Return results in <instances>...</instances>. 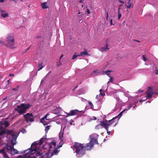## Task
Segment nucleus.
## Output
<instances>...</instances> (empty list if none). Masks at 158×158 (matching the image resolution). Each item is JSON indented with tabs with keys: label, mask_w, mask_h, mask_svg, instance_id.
<instances>
[{
	"label": "nucleus",
	"mask_w": 158,
	"mask_h": 158,
	"mask_svg": "<svg viewBox=\"0 0 158 158\" xmlns=\"http://www.w3.org/2000/svg\"><path fill=\"white\" fill-rule=\"evenodd\" d=\"M6 41L7 43L6 46L10 48H13L14 44V40L12 35H9L6 39Z\"/></svg>",
	"instance_id": "39448f33"
},
{
	"label": "nucleus",
	"mask_w": 158,
	"mask_h": 158,
	"mask_svg": "<svg viewBox=\"0 0 158 158\" xmlns=\"http://www.w3.org/2000/svg\"><path fill=\"white\" fill-rule=\"evenodd\" d=\"M145 99H142L139 101L140 102H144L145 101Z\"/></svg>",
	"instance_id": "a18cd8bd"
},
{
	"label": "nucleus",
	"mask_w": 158,
	"mask_h": 158,
	"mask_svg": "<svg viewBox=\"0 0 158 158\" xmlns=\"http://www.w3.org/2000/svg\"><path fill=\"white\" fill-rule=\"evenodd\" d=\"M31 106V105L29 103H22L20 105L18 106L17 108L15 109V110L17 111L19 114H22L25 113L27 110Z\"/></svg>",
	"instance_id": "7ed1b4c3"
},
{
	"label": "nucleus",
	"mask_w": 158,
	"mask_h": 158,
	"mask_svg": "<svg viewBox=\"0 0 158 158\" xmlns=\"http://www.w3.org/2000/svg\"><path fill=\"white\" fill-rule=\"evenodd\" d=\"M108 12H107V13L106 15V19L107 20H108Z\"/></svg>",
	"instance_id": "c03bdc74"
},
{
	"label": "nucleus",
	"mask_w": 158,
	"mask_h": 158,
	"mask_svg": "<svg viewBox=\"0 0 158 158\" xmlns=\"http://www.w3.org/2000/svg\"><path fill=\"white\" fill-rule=\"evenodd\" d=\"M155 94V92H153L152 91V89L151 87H148V90L147 91V96H146V98H151L152 95Z\"/></svg>",
	"instance_id": "1a4fd4ad"
},
{
	"label": "nucleus",
	"mask_w": 158,
	"mask_h": 158,
	"mask_svg": "<svg viewBox=\"0 0 158 158\" xmlns=\"http://www.w3.org/2000/svg\"><path fill=\"white\" fill-rule=\"evenodd\" d=\"M51 73V71H50L47 74V75H46V76L44 77V80H42L41 81V82H43L45 79H46V78H47V77L49 75L50 73Z\"/></svg>",
	"instance_id": "7c9ffc66"
},
{
	"label": "nucleus",
	"mask_w": 158,
	"mask_h": 158,
	"mask_svg": "<svg viewBox=\"0 0 158 158\" xmlns=\"http://www.w3.org/2000/svg\"><path fill=\"white\" fill-rule=\"evenodd\" d=\"M8 134H10L12 136V137L16 135L15 132L13 130H9L7 131Z\"/></svg>",
	"instance_id": "6ab92c4d"
},
{
	"label": "nucleus",
	"mask_w": 158,
	"mask_h": 158,
	"mask_svg": "<svg viewBox=\"0 0 158 158\" xmlns=\"http://www.w3.org/2000/svg\"><path fill=\"white\" fill-rule=\"evenodd\" d=\"M100 73V72L98 70H96L93 71V73H92V75L93 76H95L98 75V74Z\"/></svg>",
	"instance_id": "dca6fc26"
},
{
	"label": "nucleus",
	"mask_w": 158,
	"mask_h": 158,
	"mask_svg": "<svg viewBox=\"0 0 158 158\" xmlns=\"http://www.w3.org/2000/svg\"><path fill=\"white\" fill-rule=\"evenodd\" d=\"M62 110L61 108L60 107H56V109L52 110L53 113L57 114H59Z\"/></svg>",
	"instance_id": "f8f14e48"
},
{
	"label": "nucleus",
	"mask_w": 158,
	"mask_h": 158,
	"mask_svg": "<svg viewBox=\"0 0 158 158\" xmlns=\"http://www.w3.org/2000/svg\"><path fill=\"white\" fill-rule=\"evenodd\" d=\"M142 57H143V60L144 61H145L147 60V59L145 57V56L144 55H143Z\"/></svg>",
	"instance_id": "c9c22d12"
},
{
	"label": "nucleus",
	"mask_w": 158,
	"mask_h": 158,
	"mask_svg": "<svg viewBox=\"0 0 158 158\" xmlns=\"http://www.w3.org/2000/svg\"><path fill=\"white\" fill-rule=\"evenodd\" d=\"M90 106H91V109L93 108L94 106H93V104H92Z\"/></svg>",
	"instance_id": "8fccbe9b"
},
{
	"label": "nucleus",
	"mask_w": 158,
	"mask_h": 158,
	"mask_svg": "<svg viewBox=\"0 0 158 158\" xmlns=\"http://www.w3.org/2000/svg\"><path fill=\"white\" fill-rule=\"evenodd\" d=\"M102 89H106V90L107 89V88H106V87L105 88H105H104V87L103 86V87H102Z\"/></svg>",
	"instance_id": "5fc2aeb1"
},
{
	"label": "nucleus",
	"mask_w": 158,
	"mask_h": 158,
	"mask_svg": "<svg viewBox=\"0 0 158 158\" xmlns=\"http://www.w3.org/2000/svg\"><path fill=\"white\" fill-rule=\"evenodd\" d=\"M109 49V48L108 47V45L106 44V46L101 47L100 50L102 52L106 51Z\"/></svg>",
	"instance_id": "a211bd4d"
},
{
	"label": "nucleus",
	"mask_w": 158,
	"mask_h": 158,
	"mask_svg": "<svg viewBox=\"0 0 158 158\" xmlns=\"http://www.w3.org/2000/svg\"><path fill=\"white\" fill-rule=\"evenodd\" d=\"M122 6V4H121V5H119V6Z\"/></svg>",
	"instance_id": "e2e57ef3"
},
{
	"label": "nucleus",
	"mask_w": 158,
	"mask_h": 158,
	"mask_svg": "<svg viewBox=\"0 0 158 158\" xmlns=\"http://www.w3.org/2000/svg\"><path fill=\"white\" fill-rule=\"evenodd\" d=\"M83 6H84L83 5H82V6H81L82 7H83Z\"/></svg>",
	"instance_id": "338daca9"
},
{
	"label": "nucleus",
	"mask_w": 158,
	"mask_h": 158,
	"mask_svg": "<svg viewBox=\"0 0 158 158\" xmlns=\"http://www.w3.org/2000/svg\"><path fill=\"white\" fill-rule=\"evenodd\" d=\"M98 95H97L96 96V98H98Z\"/></svg>",
	"instance_id": "bf43d9fd"
},
{
	"label": "nucleus",
	"mask_w": 158,
	"mask_h": 158,
	"mask_svg": "<svg viewBox=\"0 0 158 158\" xmlns=\"http://www.w3.org/2000/svg\"><path fill=\"white\" fill-rule=\"evenodd\" d=\"M110 24L111 25H114V24H113L112 23V20L111 19L110 20Z\"/></svg>",
	"instance_id": "4c0bfd02"
},
{
	"label": "nucleus",
	"mask_w": 158,
	"mask_h": 158,
	"mask_svg": "<svg viewBox=\"0 0 158 158\" xmlns=\"http://www.w3.org/2000/svg\"><path fill=\"white\" fill-rule=\"evenodd\" d=\"M96 117H95L94 118V120H96Z\"/></svg>",
	"instance_id": "69168bd1"
},
{
	"label": "nucleus",
	"mask_w": 158,
	"mask_h": 158,
	"mask_svg": "<svg viewBox=\"0 0 158 158\" xmlns=\"http://www.w3.org/2000/svg\"><path fill=\"white\" fill-rule=\"evenodd\" d=\"M12 89L14 91H17L18 90V87L17 86L16 88H14Z\"/></svg>",
	"instance_id": "f704fd0d"
},
{
	"label": "nucleus",
	"mask_w": 158,
	"mask_h": 158,
	"mask_svg": "<svg viewBox=\"0 0 158 158\" xmlns=\"http://www.w3.org/2000/svg\"><path fill=\"white\" fill-rule=\"evenodd\" d=\"M133 104H130L129 105L127 108H126L125 109H124V110H125V111H127L130 109V108L132 107V106H133Z\"/></svg>",
	"instance_id": "bb28decb"
},
{
	"label": "nucleus",
	"mask_w": 158,
	"mask_h": 158,
	"mask_svg": "<svg viewBox=\"0 0 158 158\" xmlns=\"http://www.w3.org/2000/svg\"><path fill=\"white\" fill-rule=\"evenodd\" d=\"M49 139H48L47 138L44 137H43L39 141H36L33 142L31 144L30 148L28 149L29 150L28 152L27 153H29L33 150H35V152H34L33 155L35 158V153H38V152L37 151V148L39 146L41 145L44 142L46 143L45 145H44L43 146L44 148H47L45 147L46 145H48V151L49 152L50 151L52 150L51 149L52 148H55L56 145V143L55 142L52 141L50 142V143H47V141H48ZM40 156V157L39 158H45V157L44 156L42 155H40V154L39 155Z\"/></svg>",
	"instance_id": "f03ea898"
},
{
	"label": "nucleus",
	"mask_w": 158,
	"mask_h": 158,
	"mask_svg": "<svg viewBox=\"0 0 158 158\" xmlns=\"http://www.w3.org/2000/svg\"><path fill=\"white\" fill-rule=\"evenodd\" d=\"M119 1L120 3H124V2L122 1L121 0H119Z\"/></svg>",
	"instance_id": "09e8293b"
},
{
	"label": "nucleus",
	"mask_w": 158,
	"mask_h": 158,
	"mask_svg": "<svg viewBox=\"0 0 158 158\" xmlns=\"http://www.w3.org/2000/svg\"><path fill=\"white\" fill-rule=\"evenodd\" d=\"M4 0H0V2H3Z\"/></svg>",
	"instance_id": "13d9d810"
},
{
	"label": "nucleus",
	"mask_w": 158,
	"mask_h": 158,
	"mask_svg": "<svg viewBox=\"0 0 158 158\" xmlns=\"http://www.w3.org/2000/svg\"><path fill=\"white\" fill-rule=\"evenodd\" d=\"M134 40L135 41H137V42H139V41L137 40Z\"/></svg>",
	"instance_id": "052dcab7"
},
{
	"label": "nucleus",
	"mask_w": 158,
	"mask_h": 158,
	"mask_svg": "<svg viewBox=\"0 0 158 158\" xmlns=\"http://www.w3.org/2000/svg\"><path fill=\"white\" fill-rule=\"evenodd\" d=\"M84 0H80L79 1L80 3H82Z\"/></svg>",
	"instance_id": "864d4df0"
},
{
	"label": "nucleus",
	"mask_w": 158,
	"mask_h": 158,
	"mask_svg": "<svg viewBox=\"0 0 158 158\" xmlns=\"http://www.w3.org/2000/svg\"><path fill=\"white\" fill-rule=\"evenodd\" d=\"M9 84L8 85H6V86H5L3 88L4 89H6L9 87Z\"/></svg>",
	"instance_id": "e433bc0d"
},
{
	"label": "nucleus",
	"mask_w": 158,
	"mask_h": 158,
	"mask_svg": "<svg viewBox=\"0 0 158 158\" xmlns=\"http://www.w3.org/2000/svg\"><path fill=\"white\" fill-rule=\"evenodd\" d=\"M13 148L14 147L13 146L8 145L7 146V149L8 151H10L11 152Z\"/></svg>",
	"instance_id": "393cba45"
},
{
	"label": "nucleus",
	"mask_w": 158,
	"mask_h": 158,
	"mask_svg": "<svg viewBox=\"0 0 158 158\" xmlns=\"http://www.w3.org/2000/svg\"><path fill=\"white\" fill-rule=\"evenodd\" d=\"M35 150H33L29 153H27L22 156V158H34L35 156L33 154L35 152Z\"/></svg>",
	"instance_id": "6e6552de"
},
{
	"label": "nucleus",
	"mask_w": 158,
	"mask_h": 158,
	"mask_svg": "<svg viewBox=\"0 0 158 158\" xmlns=\"http://www.w3.org/2000/svg\"><path fill=\"white\" fill-rule=\"evenodd\" d=\"M63 55H61V57H60V58H61L63 57Z\"/></svg>",
	"instance_id": "680f3d73"
},
{
	"label": "nucleus",
	"mask_w": 158,
	"mask_h": 158,
	"mask_svg": "<svg viewBox=\"0 0 158 158\" xmlns=\"http://www.w3.org/2000/svg\"><path fill=\"white\" fill-rule=\"evenodd\" d=\"M57 150L56 149H55L53 151L51 152V155L52 156L54 155H56L57 154Z\"/></svg>",
	"instance_id": "b1692460"
},
{
	"label": "nucleus",
	"mask_w": 158,
	"mask_h": 158,
	"mask_svg": "<svg viewBox=\"0 0 158 158\" xmlns=\"http://www.w3.org/2000/svg\"><path fill=\"white\" fill-rule=\"evenodd\" d=\"M3 43V42H2V41H0V43Z\"/></svg>",
	"instance_id": "0e129e2a"
},
{
	"label": "nucleus",
	"mask_w": 158,
	"mask_h": 158,
	"mask_svg": "<svg viewBox=\"0 0 158 158\" xmlns=\"http://www.w3.org/2000/svg\"><path fill=\"white\" fill-rule=\"evenodd\" d=\"M111 72V71L110 70H108L104 71L103 72V73H105L106 75H107L108 76L110 77V73Z\"/></svg>",
	"instance_id": "a878e982"
},
{
	"label": "nucleus",
	"mask_w": 158,
	"mask_h": 158,
	"mask_svg": "<svg viewBox=\"0 0 158 158\" xmlns=\"http://www.w3.org/2000/svg\"><path fill=\"white\" fill-rule=\"evenodd\" d=\"M112 81V78L111 77H110V81L108 82L107 84H108L109 82H111Z\"/></svg>",
	"instance_id": "37998d69"
},
{
	"label": "nucleus",
	"mask_w": 158,
	"mask_h": 158,
	"mask_svg": "<svg viewBox=\"0 0 158 158\" xmlns=\"http://www.w3.org/2000/svg\"><path fill=\"white\" fill-rule=\"evenodd\" d=\"M122 16V15L121 13H119V14H118V18L119 20Z\"/></svg>",
	"instance_id": "72a5a7b5"
},
{
	"label": "nucleus",
	"mask_w": 158,
	"mask_h": 158,
	"mask_svg": "<svg viewBox=\"0 0 158 158\" xmlns=\"http://www.w3.org/2000/svg\"><path fill=\"white\" fill-rule=\"evenodd\" d=\"M50 127L49 126H47L45 128V131L46 132L47 131L50 129Z\"/></svg>",
	"instance_id": "2f4dec72"
},
{
	"label": "nucleus",
	"mask_w": 158,
	"mask_h": 158,
	"mask_svg": "<svg viewBox=\"0 0 158 158\" xmlns=\"http://www.w3.org/2000/svg\"><path fill=\"white\" fill-rule=\"evenodd\" d=\"M125 111V110L124 109L123 111H122L121 112H120L119 114L116 117H115V119L117 118V117H119V118H120L121 117V116H122V114L123 113V112Z\"/></svg>",
	"instance_id": "cd10ccee"
},
{
	"label": "nucleus",
	"mask_w": 158,
	"mask_h": 158,
	"mask_svg": "<svg viewBox=\"0 0 158 158\" xmlns=\"http://www.w3.org/2000/svg\"><path fill=\"white\" fill-rule=\"evenodd\" d=\"M80 13H81L80 12H79V13H78V14H80Z\"/></svg>",
	"instance_id": "774afa93"
},
{
	"label": "nucleus",
	"mask_w": 158,
	"mask_h": 158,
	"mask_svg": "<svg viewBox=\"0 0 158 158\" xmlns=\"http://www.w3.org/2000/svg\"><path fill=\"white\" fill-rule=\"evenodd\" d=\"M98 136V135L96 133L90 135V141L85 146H83V144L76 143L74 144V148L76 153V156L77 157H81L85 154V150H90L93 146L94 141V143L98 144L97 139Z\"/></svg>",
	"instance_id": "f257e3e1"
},
{
	"label": "nucleus",
	"mask_w": 158,
	"mask_h": 158,
	"mask_svg": "<svg viewBox=\"0 0 158 158\" xmlns=\"http://www.w3.org/2000/svg\"><path fill=\"white\" fill-rule=\"evenodd\" d=\"M24 117L27 122H32L34 121V117L33 115L31 114L27 113L24 114Z\"/></svg>",
	"instance_id": "0eeeda50"
},
{
	"label": "nucleus",
	"mask_w": 158,
	"mask_h": 158,
	"mask_svg": "<svg viewBox=\"0 0 158 158\" xmlns=\"http://www.w3.org/2000/svg\"><path fill=\"white\" fill-rule=\"evenodd\" d=\"M26 131L25 130V129H23L22 131V132L23 133H24V131Z\"/></svg>",
	"instance_id": "4d7b16f0"
},
{
	"label": "nucleus",
	"mask_w": 158,
	"mask_h": 158,
	"mask_svg": "<svg viewBox=\"0 0 158 158\" xmlns=\"http://www.w3.org/2000/svg\"><path fill=\"white\" fill-rule=\"evenodd\" d=\"M18 135H16L15 136L12 137V139L11 141V143L13 145H15L16 143V139L17 138Z\"/></svg>",
	"instance_id": "ddd939ff"
},
{
	"label": "nucleus",
	"mask_w": 158,
	"mask_h": 158,
	"mask_svg": "<svg viewBox=\"0 0 158 158\" xmlns=\"http://www.w3.org/2000/svg\"><path fill=\"white\" fill-rule=\"evenodd\" d=\"M11 152H13V154H16L18 153L17 150L14 149V148Z\"/></svg>",
	"instance_id": "c85d7f7f"
},
{
	"label": "nucleus",
	"mask_w": 158,
	"mask_h": 158,
	"mask_svg": "<svg viewBox=\"0 0 158 158\" xmlns=\"http://www.w3.org/2000/svg\"><path fill=\"white\" fill-rule=\"evenodd\" d=\"M87 12L88 13V14L90 13V11L89 9H87Z\"/></svg>",
	"instance_id": "3c124183"
},
{
	"label": "nucleus",
	"mask_w": 158,
	"mask_h": 158,
	"mask_svg": "<svg viewBox=\"0 0 158 158\" xmlns=\"http://www.w3.org/2000/svg\"><path fill=\"white\" fill-rule=\"evenodd\" d=\"M84 50L85 51L84 52H81L80 54L79 55L80 56H82L84 55H89V56L90 55L88 53L86 49H84Z\"/></svg>",
	"instance_id": "412c9836"
},
{
	"label": "nucleus",
	"mask_w": 158,
	"mask_h": 158,
	"mask_svg": "<svg viewBox=\"0 0 158 158\" xmlns=\"http://www.w3.org/2000/svg\"><path fill=\"white\" fill-rule=\"evenodd\" d=\"M155 73L157 75H158V70H155Z\"/></svg>",
	"instance_id": "79ce46f5"
},
{
	"label": "nucleus",
	"mask_w": 158,
	"mask_h": 158,
	"mask_svg": "<svg viewBox=\"0 0 158 158\" xmlns=\"http://www.w3.org/2000/svg\"><path fill=\"white\" fill-rule=\"evenodd\" d=\"M1 153H2L5 158H9L8 156L5 152L4 149H2L0 151Z\"/></svg>",
	"instance_id": "f3484780"
},
{
	"label": "nucleus",
	"mask_w": 158,
	"mask_h": 158,
	"mask_svg": "<svg viewBox=\"0 0 158 158\" xmlns=\"http://www.w3.org/2000/svg\"><path fill=\"white\" fill-rule=\"evenodd\" d=\"M126 7L128 8H130L131 7H133V5H132L131 3L130 2V0H128V2L125 5Z\"/></svg>",
	"instance_id": "aec40b11"
},
{
	"label": "nucleus",
	"mask_w": 158,
	"mask_h": 158,
	"mask_svg": "<svg viewBox=\"0 0 158 158\" xmlns=\"http://www.w3.org/2000/svg\"><path fill=\"white\" fill-rule=\"evenodd\" d=\"M120 7H119L118 8V14H119V13H121L120 12Z\"/></svg>",
	"instance_id": "a19ab883"
},
{
	"label": "nucleus",
	"mask_w": 158,
	"mask_h": 158,
	"mask_svg": "<svg viewBox=\"0 0 158 158\" xmlns=\"http://www.w3.org/2000/svg\"><path fill=\"white\" fill-rule=\"evenodd\" d=\"M49 115V114H48V113L41 120V122L43 123V124L44 125H47L49 123L48 122H46V121H47L49 119H47V116L48 115Z\"/></svg>",
	"instance_id": "9b49d317"
},
{
	"label": "nucleus",
	"mask_w": 158,
	"mask_h": 158,
	"mask_svg": "<svg viewBox=\"0 0 158 158\" xmlns=\"http://www.w3.org/2000/svg\"><path fill=\"white\" fill-rule=\"evenodd\" d=\"M47 2H45L42 3L41 5L43 9H46L48 8V6H47Z\"/></svg>",
	"instance_id": "5701e85b"
},
{
	"label": "nucleus",
	"mask_w": 158,
	"mask_h": 158,
	"mask_svg": "<svg viewBox=\"0 0 158 158\" xmlns=\"http://www.w3.org/2000/svg\"><path fill=\"white\" fill-rule=\"evenodd\" d=\"M106 90V89H101L99 91L100 92V95H102V96H105V94L104 93Z\"/></svg>",
	"instance_id": "4be33fe9"
},
{
	"label": "nucleus",
	"mask_w": 158,
	"mask_h": 158,
	"mask_svg": "<svg viewBox=\"0 0 158 158\" xmlns=\"http://www.w3.org/2000/svg\"><path fill=\"white\" fill-rule=\"evenodd\" d=\"M9 76H10L13 77L14 76V75L13 74L11 73L9 74Z\"/></svg>",
	"instance_id": "603ef678"
},
{
	"label": "nucleus",
	"mask_w": 158,
	"mask_h": 158,
	"mask_svg": "<svg viewBox=\"0 0 158 158\" xmlns=\"http://www.w3.org/2000/svg\"><path fill=\"white\" fill-rule=\"evenodd\" d=\"M38 65L39 67V69H38V71L41 69L43 68V66L42 65V63L39 64Z\"/></svg>",
	"instance_id": "c756f323"
},
{
	"label": "nucleus",
	"mask_w": 158,
	"mask_h": 158,
	"mask_svg": "<svg viewBox=\"0 0 158 158\" xmlns=\"http://www.w3.org/2000/svg\"><path fill=\"white\" fill-rule=\"evenodd\" d=\"M2 125L0 126V136L5 133L6 128L9 125V123L7 121H4L2 123Z\"/></svg>",
	"instance_id": "423d86ee"
},
{
	"label": "nucleus",
	"mask_w": 158,
	"mask_h": 158,
	"mask_svg": "<svg viewBox=\"0 0 158 158\" xmlns=\"http://www.w3.org/2000/svg\"><path fill=\"white\" fill-rule=\"evenodd\" d=\"M115 118H113L112 119L107 120H106L105 121H100V124L102 127L105 128L107 131V133L108 135L110 133V131H108V128L114 123V120Z\"/></svg>",
	"instance_id": "20e7f679"
},
{
	"label": "nucleus",
	"mask_w": 158,
	"mask_h": 158,
	"mask_svg": "<svg viewBox=\"0 0 158 158\" xmlns=\"http://www.w3.org/2000/svg\"><path fill=\"white\" fill-rule=\"evenodd\" d=\"M143 91V90H141L140 89H139L137 92V93H140L142 92Z\"/></svg>",
	"instance_id": "ea45409f"
},
{
	"label": "nucleus",
	"mask_w": 158,
	"mask_h": 158,
	"mask_svg": "<svg viewBox=\"0 0 158 158\" xmlns=\"http://www.w3.org/2000/svg\"><path fill=\"white\" fill-rule=\"evenodd\" d=\"M63 132H60L59 134V137L60 138V140H61L60 143H61L62 144H63Z\"/></svg>",
	"instance_id": "2eb2a0df"
},
{
	"label": "nucleus",
	"mask_w": 158,
	"mask_h": 158,
	"mask_svg": "<svg viewBox=\"0 0 158 158\" xmlns=\"http://www.w3.org/2000/svg\"><path fill=\"white\" fill-rule=\"evenodd\" d=\"M80 56V55H76L75 54H74L73 57V58H72V59H75L77 56Z\"/></svg>",
	"instance_id": "473e14b6"
},
{
	"label": "nucleus",
	"mask_w": 158,
	"mask_h": 158,
	"mask_svg": "<svg viewBox=\"0 0 158 158\" xmlns=\"http://www.w3.org/2000/svg\"><path fill=\"white\" fill-rule=\"evenodd\" d=\"M30 46H29V47H28L26 49V51H27L30 48Z\"/></svg>",
	"instance_id": "de8ad7c7"
},
{
	"label": "nucleus",
	"mask_w": 158,
	"mask_h": 158,
	"mask_svg": "<svg viewBox=\"0 0 158 158\" xmlns=\"http://www.w3.org/2000/svg\"><path fill=\"white\" fill-rule=\"evenodd\" d=\"M88 103H89V105H91L92 104V102H88Z\"/></svg>",
	"instance_id": "6e6d98bb"
},
{
	"label": "nucleus",
	"mask_w": 158,
	"mask_h": 158,
	"mask_svg": "<svg viewBox=\"0 0 158 158\" xmlns=\"http://www.w3.org/2000/svg\"><path fill=\"white\" fill-rule=\"evenodd\" d=\"M100 126H101L100 124L97 125L96 127V128H98Z\"/></svg>",
	"instance_id": "49530a36"
},
{
	"label": "nucleus",
	"mask_w": 158,
	"mask_h": 158,
	"mask_svg": "<svg viewBox=\"0 0 158 158\" xmlns=\"http://www.w3.org/2000/svg\"><path fill=\"white\" fill-rule=\"evenodd\" d=\"M9 82H10V80H7L6 81V84L8 85L9 84Z\"/></svg>",
	"instance_id": "58836bf2"
},
{
	"label": "nucleus",
	"mask_w": 158,
	"mask_h": 158,
	"mask_svg": "<svg viewBox=\"0 0 158 158\" xmlns=\"http://www.w3.org/2000/svg\"><path fill=\"white\" fill-rule=\"evenodd\" d=\"M1 13V15L3 18H6L8 15V14L5 10H2L0 9Z\"/></svg>",
	"instance_id": "4468645a"
},
{
	"label": "nucleus",
	"mask_w": 158,
	"mask_h": 158,
	"mask_svg": "<svg viewBox=\"0 0 158 158\" xmlns=\"http://www.w3.org/2000/svg\"><path fill=\"white\" fill-rule=\"evenodd\" d=\"M79 111L76 109L71 110L70 112L67 113V116H71L77 115L79 113Z\"/></svg>",
	"instance_id": "9d476101"
}]
</instances>
